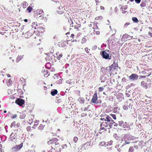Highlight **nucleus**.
I'll use <instances>...</instances> for the list:
<instances>
[{
	"mask_svg": "<svg viewBox=\"0 0 152 152\" xmlns=\"http://www.w3.org/2000/svg\"><path fill=\"white\" fill-rule=\"evenodd\" d=\"M91 102L94 104H101L102 101L100 97H97V93L95 92L94 94Z\"/></svg>",
	"mask_w": 152,
	"mask_h": 152,
	"instance_id": "nucleus-1",
	"label": "nucleus"
},
{
	"mask_svg": "<svg viewBox=\"0 0 152 152\" xmlns=\"http://www.w3.org/2000/svg\"><path fill=\"white\" fill-rule=\"evenodd\" d=\"M100 54L104 58L106 59L110 60L111 58V55L110 56L109 54L105 51H101L100 52Z\"/></svg>",
	"mask_w": 152,
	"mask_h": 152,
	"instance_id": "nucleus-2",
	"label": "nucleus"
},
{
	"mask_svg": "<svg viewBox=\"0 0 152 152\" xmlns=\"http://www.w3.org/2000/svg\"><path fill=\"white\" fill-rule=\"evenodd\" d=\"M52 148L55 150V152H61V146L59 145L58 142L56 143V144L53 145Z\"/></svg>",
	"mask_w": 152,
	"mask_h": 152,
	"instance_id": "nucleus-3",
	"label": "nucleus"
},
{
	"mask_svg": "<svg viewBox=\"0 0 152 152\" xmlns=\"http://www.w3.org/2000/svg\"><path fill=\"white\" fill-rule=\"evenodd\" d=\"M118 67V64H117V62L116 63L115 61H114V63L111 66H110L109 68L110 71L109 72L111 73L112 71H113V70L116 69Z\"/></svg>",
	"mask_w": 152,
	"mask_h": 152,
	"instance_id": "nucleus-4",
	"label": "nucleus"
},
{
	"mask_svg": "<svg viewBox=\"0 0 152 152\" xmlns=\"http://www.w3.org/2000/svg\"><path fill=\"white\" fill-rule=\"evenodd\" d=\"M23 146V143H21L19 145H16L12 148V151L13 152H17L20 150L22 147Z\"/></svg>",
	"mask_w": 152,
	"mask_h": 152,
	"instance_id": "nucleus-5",
	"label": "nucleus"
},
{
	"mask_svg": "<svg viewBox=\"0 0 152 152\" xmlns=\"http://www.w3.org/2000/svg\"><path fill=\"white\" fill-rule=\"evenodd\" d=\"M138 75L136 74H132L129 77V79L131 81H136L138 79Z\"/></svg>",
	"mask_w": 152,
	"mask_h": 152,
	"instance_id": "nucleus-6",
	"label": "nucleus"
},
{
	"mask_svg": "<svg viewBox=\"0 0 152 152\" xmlns=\"http://www.w3.org/2000/svg\"><path fill=\"white\" fill-rule=\"evenodd\" d=\"M65 10L64 7L61 6L58 7L57 8V12L59 14H61L65 12Z\"/></svg>",
	"mask_w": 152,
	"mask_h": 152,
	"instance_id": "nucleus-7",
	"label": "nucleus"
},
{
	"mask_svg": "<svg viewBox=\"0 0 152 152\" xmlns=\"http://www.w3.org/2000/svg\"><path fill=\"white\" fill-rule=\"evenodd\" d=\"M58 140L57 138H53L51 140H50L47 142V143L48 145L53 144L54 145L56 144V143L58 142Z\"/></svg>",
	"mask_w": 152,
	"mask_h": 152,
	"instance_id": "nucleus-8",
	"label": "nucleus"
},
{
	"mask_svg": "<svg viewBox=\"0 0 152 152\" xmlns=\"http://www.w3.org/2000/svg\"><path fill=\"white\" fill-rule=\"evenodd\" d=\"M17 137V134L12 133L10 135V139L12 141L15 142L16 140Z\"/></svg>",
	"mask_w": 152,
	"mask_h": 152,
	"instance_id": "nucleus-9",
	"label": "nucleus"
},
{
	"mask_svg": "<svg viewBox=\"0 0 152 152\" xmlns=\"http://www.w3.org/2000/svg\"><path fill=\"white\" fill-rule=\"evenodd\" d=\"M108 126V124L106 122H102L100 124V128L99 131H101L102 130H104V131H106L105 127H107Z\"/></svg>",
	"mask_w": 152,
	"mask_h": 152,
	"instance_id": "nucleus-10",
	"label": "nucleus"
},
{
	"mask_svg": "<svg viewBox=\"0 0 152 152\" xmlns=\"http://www.w3.org/2000/svg\"><path fill=\"white\" fill-rule=\"evenodd\" d=\"M17 104H24L25 102L23 99L21 98H18L15 101Z\"/></svg>",
	"mask_w": 152,
	"mask_h": 152,
	"instance_id": "nucleus-11",
	"label": "nucleus"
},
{
	"mask_svg": "<svg viewBox=\"0 0 152 152\" xmlns=\"http://www.w3.org/2000/svg\"><path fill=\"white\" fill-rule=\"evenodd\" d=\"M31 31V30H29L27 32H26L24 35L25 37L26 38H28L31 37L34 33L33 31L32 32Z\"/></svg>",
	"mask_w": 152,
	"mask_h": 152,
	"instance_id": "nucleus-12",
	"label": "nucleus"
},
{
	"mask_svg": "<svg viewBox=\"0 0 152 152\" xmlns=\"http://www.w3.org/2000/svg\"><path fill=\"white\" fill-rule=\"evenodd\" d=\"M140 86L145 89H147L148 87H149L148 86V83L144 81H142L141 82Z\"/></svg>",
	"mask_w": 152,
	"mask_h": 152,
	"instance_id": "nucleus-13",
	"label": "nucleus"
},
{
	"mask_svg": "<svg viewBox=\"0 0 152 152\" xmlns=\"http://www.w3.org/2000/svg\"><path fill=\"white\" fill-rule=\"evenodd\" d=\"M36 12L37 15H40L42 14L41 15L39 16V18L41 19H42V15L43 14V11L42 10H37Z\"/></svg>",
	"mask_w": 152,
	"mask_h": 152,
	"instance_id": "nucleus-14",
	"label": "nucleus"
},
{
	"mask_svg": "<svg viewBox=\"0 0 152 152\" xmlns=\"http://www.w3.org/2000/svg\"><path fill=\"white\" fill-rule=\"evenodd\" d=\"M149 70L151 71L150 69H149L148 70L147 69H144V70L141 72L140 74L145 75H148L151 73L150 72H149Z\"/></svg>",
	"mask_w": 152,
	"mask_h": 152,
	"instance_id": "nucleus-15",
	"label": "nucleus"
},
{
	"mask_svg": "<svg viewBox=\"0 0 152 152\" xmlns=\"http://www.w3.org/2000/svg\"><path fill=\"white\" fill-rule=\"evenodd\" d=\"M108 77V76H107V75H101V76L100 77V79L101 80V82H104L107 79V77Z\"/></svg>",
	"mask_w": 152,
	"mask_h": 152,
	"instance_id": "nucleus-16",
	"label": "nucleus"
},
{
	"mask_svg": "<svg viewBox=\"0 0 152 152\" xmlns=\"http://www.w3.org/2000/svg\"><path fill=\"white\" fill-rule=\"evenodd\" d=\"M42 72L44 74V76L46 77H48L50 74V72L47 70L46 71L45 70L42 71Z\"/></svg>",
	"mask_w": 152,
	"mask_h": 152,
	"instance_id": "nucleus-17",
	"label": "nucleus"
},
{
	"mask_svg": "<svg viewBox=\"0 0 152 152\" xmlns=\"http://www.w3.org/2000/svg\"><path fill=\"white\" fill-rule=\"evenodd\" d=\"M58 91L56 89H53L51 91V94L52 95L54 96L57 94Z\"/></svg>",
	"mask_w": 152,
	"mask_h": 152,
	"instance_id": "nucleus-18",
	"label": "nucleus"
},
{
	"mask_svg": "<svg viewBox=\"0 0 152 152\" xmlns=\"http://www.w3.org/2000/svg\"><path fill=\"white\" fill-rule=\"evenodd\" d=\"M128 135L127 134H125L124 137H123V138L122 140L123 141H124L125 144H129L130 143L129 142H127L125 140V138H126L128 137Z\"/></svg>",
	"mask_w": 152,
	"mask_h": 152,
	"instance_id": "nucleus-19",
	"label": "nucleus"
},
{
	"mask_svg": "<svg viewBox=\"0 0 152 152\" xmlns=\"http://www.w3.org/2000/svg\"><path fill=\"white\" fill-rule=\"evenodd\" d=\"M11 125L12 126L14 125V126L15 127L17 128L19 127L20 126V124L19 123H18L16 124H15V121H14L11 124Z\"/></svg>",
	"mask_w": 152,
	"mask_h": 152,
	"instance_id": "nucleus-20",
	"label": "nucleus"
},
{
	"mask_svg": "<svg viewBox=\"0 0 152 152\" xmlns=\"http://www.w3.org/2000/svg\"><path fill=\"white\" fill-rule=\"evenodd\" d=\"M146 82H149V83H148V86L150 88L151 87V86H152V82L151 81V80L148 77L147 79Z\"/></svg>",
	"mask_w": 152,
	"mask_h": 152,
	"instance_id": "nucleus-21",
	"label": "nucleus"
},
{
	"mask_svg": "<svg viewBox=\"0 0 152 152\" xmlns=\"http://www.w3.org/2000/svg\"><path fill=\"white\" fill-rule=\"evenodd\" d=\"M45 126V125H44L43 124H41L38 127V130H42L43 129Z\"/></svg>",
	"mask_w": 152,
	"mask_h": 152,
	"instance_id": "nucleus-22",
	"label": "nucleus"
},
{
	"mask_svg": "<svg viewBox=\"0 0 152 152\" xmlns=\"http://www.w3.org/2000/svg\"><path fill=\"white\" fill-rule=\"evenodd\" d=\"M123 108L125 110H127L128 109L130 108V105H124L123 106Z\"/></svg>",
	"mask_w": 152,
	"mask_h": 152,
	"instance_id": "nucleus-23",
	"label": "nucleus"
},
{
	"mask_svg": "<svg viewBox=\"0 0 152 152\" xmlns=\"http://www.w3.org/2000/svg\"><path fill=\"white\" fill-rule=\"evenodd\" d=\"M78 101H79L80 103L81 104H83L84 102V99L83 98H79L78 99Z\"/></svg>",
	"mask_w": 152,
	"mask_h": 152,
	"instance_id": "nucleus-24",
	"label": "nucleus"
},
{
	"mask_svg": "<svg viewBox=\"0 0 152 152\" xmlns=\"http://www.w3.org/2000/svg\"><path fill=\"white\" fill-rule=\"evenodd\" d=\"M23 58V56H18L16 58V61L17 63L21 60Z\"/></svg>",
	"mask_w": 152,
	"mask_h": 152,
	"instance_id": "nucleus-25",
	"label": "nucleus"
},
{
	"mask_svg": "<svg viewBox=\"0 0 152 152\" xmlns=\"http://www.w3.org/2000/svg\"><path fill=\"white\" fill-rule=\"evenodd\" d=\"M32 28H34V29H36L37 28L36 26H37V22H34L32 23Z\"/></svg>",
	"mask_w": 152,
	"mask_h": 152,
	"instance_id": "nucleus-26",
	"label": "nucleus"
},
{
	"mask_svg": "<svg viewBox=\"0 0 152 152\" xmlns=\"http://www.w3.org/2000/svg\"><path fill=\"white\" fill-rule=\"evenodd\" d=\"M77 25H76L74 26V28L78 30L79 29V28L81 26V25L80 24H77L76 23Z\"/></svg>",
	"mask_w": 152,
	"mask_h": 152,
	"instance_id": "nucleus-27",
	"label": "nucleus"
},
{
	"mask_svg": "<svg viewBox=\"0 0 152 152\" xmlns=\"http://www.w3.org/2000/svg\"><path fill=\"white\" fill-rule=\"evenodd\" d=\"M51 66V64L49 63H47L46 64L45 66L47 69H49L50 68Z\"/></svg>",
	"mask_w": 152,
	"mask_h": 152,
	"instance_id": "nucleus-28",
	"label": "nucleus"
},
{
	"mask_svg": "<svg viewBox=\"0 0 152 152\" xmlns=\"http://www.w3.org/2000/svg\"><path fill=\"white\" fill-rule=\"evenodd\" d=\"M111 119V118L109 115H107L106 117V118L104 119V121L105 122L106 121L107 122L110 121Z\"/></svg>",
	"mask_w": 152,
	"mask_h": 152,
	"instance_id": "nucleus-29",
	"label": "nucleus"
},
{
	"mask_svg": "<svg viewBox=\"0 0 152 152\" xmlns=\"http://www.w3.org/2000/svg\"><path fill=\"white\" fill-rule=\"evenodd\" d=\"M28 5V3L26 1H24L23 3V7L24 8H26Z\"/></svg>",
	"mask_w": 152,
	"mask_h": 152,
	"instance_id": "nucleus-30",
	"label": "nucleus"
},
{
	"mask_svg": "<svg viewBox=\"0 0 152 152\" xmlns=\"http://www.w3.org/2000/svg\"><path fill=\"white\" fill-rule=\"evenodd\" d=\"M130 36L126 34H124L122 36V38L126 39L129 38V37H130Z\"/></svg>",
	"mask_w": 152,
	"mask_h": 152,
	"instance_id": "nucleus-31",
	"label": "nucleus"
},
{
	"mask_svg": "<svg viewBox=\"0 0 152 152\" xmlns=\"http://www.w3.org/2000/svg\"><path fill=\"white\" fill-rule=\"evenodd\" d=\"M12 84V81H11V79H10L7 82V85L8 86H11Z\"/></svg>",
	"mask_w": 152,
	"mask_h": 152,
	"instance_id": "nucleus-32",
	"label": "nucleus"
},
{
	"mask_svg": "<svg viewBox=\"0 0 152 152\" xmlns=\"http://www.w3.org/2000/svg\"><path fill=\"white\" fill-rule=\"evenodd\" d=\"M67 146L66 144L62 145L61 146V151H62V150L66 149L67 148Z\"/></svg>",
	"mask_w": 152,
	"mask_h": 152,
	"instance_id": "nucleus-33",
	"label": "nucleus"
},
{
	"mask_svg": "<svg viewBox=\"0 0 152 152\" xmlns=\"http://www.w3.org/2000/svg\"><path fill=\"white\" fill-rule=\"evenodd\" d=\"M138 79L139 80H140V79H141L142 78H146L147 77V75H144V76H142V75H139V76H138Z\"/></svg>",
	"mask_w": 152,
	"mask_h": 152,
	"instance_id": "nucleus-34",
	"label": "nucleus"
},
{
	"mask_svg": "<svg viewBox=\"0 0 152 152\" xmlns=\"http://www.w3.org/2000/svg\"><path fill=\"white\" fill-rule=\"evenodd\" d=\"M62 55L61 53H60L59 55L58 56H54V57H56L57 59L59 60L62 57Z\"/></svg>",
	"mask_w": 152,
	"mask_h": 152,
	"instance_id": "nucleus-35",
	"label": "nucleus"
},
{
	"mask_svg": "<svg viewBox=\"0 0 152 152\" xmlns=\"http://www.w3.org/2000/svg\"><path fill=\"white\" fill-rule=\"evenodd\" d=\"M132 20L135 23H138V20L137 18L135 17H134L132 18Z\"/></svg>",
	"mask_w": 152,
	"mask_h": 152,
	"instance_id": "nucleus-36",
	"label": "nucleus"
},
{
	"mask_svg": "<svg viewBox=\"0 0 152 152\" xmlns=\"http://www.w3.org/2000/svg\"><path fill=\"white\" fill-rule=\"evenodd\" d=\"M147 75V77H148L152 82V74L150 73L148 75Z\"/></svg>",
	"mask_w": 152,
	"mask_h": 152,
	"instance_id": "nucleus-37",
	"label": "nucleus"
},
{
	"mask_svg": "<svg viewBox=\"0 0 152 152\" xmlns=\"http://www.w3.org/2000/svg\"><path fill=\"white\" fill-rule=\"evenodd\" d=\"M146 1H144L143 2H142L140 4V6L141 7H145L146 6Z\"/></svg>",
	"mask_w": 152,
	"mask_h": 152,
	"instance_id": "nucleus-38",
	"label": "nucleus"
},
{
	"mask_svg": "<svg viewBox=\"0 0 152 152\" xmlns=\"http://www.w3.org/2000/svg\"><path fill=\"white\" fill-rule=\"evenodd\" d=\"M63 80V79L62 78L60 79L59 80H57L56 83L58 84H60L62 83Z\"/></svg>",
	"mask_w": 152,
	"mask_h": 152,
	"instance_id": "nucleus-39",
	"label": "nucleus"
},
{
	"mask_svg": "<svg viewBox=\"0 0 152 152\" xmlns=\"http://www.w3.org/2000/svg\"><path fill=\"white\" fill-rule=\"evenodd\" d=\"M89 105H88L87 107H82L81 108V109H82V110H84V111H86V110H88L89 109L88 107H89Z\"/></svg>",
	"mask_w": 152,
	"mask_h": 152,
	"instance_id": "nucleus-40",
	"label": "nucleus"
},
{
	"mask_svg": "<svg viewBox=\"0 0 152 152\" xmlns=\"http://www.w3.org/2000/svg\"><path fill=\"white\" fill-rule=\"evenodd\" d=\"M115 113L113 112V113L110 114V115L115 120L116 119V115L114 114Z\"/></svg>",
	"mask_w": 152,
	"mask_h": 152,
	"instance_id": "nucleus-41",
	"label": "nucleus"
},
{
	"mask_svg": "<svg viewBox=\"0 0 152 152\" xmlns=\"http://www.w3.org/2000/svg\"><path fill=\"white\" fill-rule=\"evenodd\" d=\"M86 39L84 37H83L82 39L81 43L83 44L86 42Z\"/></svg>",
	"mask_w": 152,
	"mask_h": 152,
	"instance_id": "nucleus-42",
	"label": "nucleus"
},
{
	"mask_svg": "<svg viewBox=\"0 0 152 152\" xmlns=\"http://www.w3.org/2000/svg\"><path fill=\"white\" fill-rule=\"evenodd\" d=\"M33 8L30 6H29L27 9V10L28 11V12H30L32 10Z\"/></svg>",
	"mask_w": 152,
	"mask_h": 152,
	"instance_id": "nucleus-43",
	"label": "nucleus"
},
{
	"mask_svg": "<svg viewBox=\"0 0 152 152\" xmlns=\"http://www.w3.org/2000/svg\"><path fill=\"white\" fill-rule=\"evenodd\" d=\"M106 143L104 142H102L99 143V146H102L105 145Z\"/></svg>",
	"mask_w": 152,
	"mask_h": 152,
	"instance_id": "nucleus-44",
	"label": "nucleus"
},
{
	"mask_svg": "<svg viewBox=\"0 0 152 152\" xmlns=\"http://www.w3.org/2000/svg\"><path fill=\"white\" fill-rule=\"evenodd\" d=\"M26 129L28 132H31V128L30 126H28L26 128Z\"/></svg>",
	"mask_w": 152,
	"mask_h": 152,
	"instance_id": "nucleus-45",
	"label": "nucleus"
},
{
	"mask_svg": "<svg viewBox=\"0 0 152 152\" xmlns=\"http://www.w3.org/2000/svg\"><path fill=\"white\" fill-rule=\"evenodd\" d=\"M119 126L123 127L124 128H125L124 126V123L122 121H121L119 122Z\"/></svg>",
	"mask_w": 152,
	"mask_h": 152,
	"instance_id": "nucleus-46",
	"label": "nucleus"
},
{
	"mask_svg": "<svg viewBox=\"0 0 152 152\" xmlns=\"http://www.w3.org/2000/svg\"><path fill=\"white\" fill-rule=\"evenodd\" d=\"M94 34H96L97 35L99 34L100 32L99 31H97V29H94Z\"/></svg>",
	"mask_w": 152,
	"mask_h": 152,
	"instance_id": "nucleus-47",
	"label": "nucleus"
},
{
	"mask_svg": "<svg viewBox=\"0 0 152 152\" xmlns=\"http://www.w3.org/2000/svg\"><path fill=\"white\" fill-rule=\"evenodd\" d=\"M78 140V138L77 137H74L73 141L75 143L77 142Z\"/></svg>",
	"mask_w": 152,
	"mask_h": 152,
	"instance_id": "nucleus-48",
	"label": "nucleus"
},
{
	"mask_svg": "<svg viewBox=\"0 0 152 152\" xmlns=\"http://www.w3.org/2000/svg\"><path fill=\"white\" fill-rule=\"evenodd\" d=\"M102 18H103V17L102 16H99V17H96V18L95 20H98L99 19L101 20V19H102Z\"/></svg>",
	"mask_w": 152,
	"mask_h": 152,
	"instance_id": "nucleus-49",
	"label": "nucleus"
},
{
	"mask_svg": "<svg viewBox=\"0 0 152 152\" xmlns=\"http://www.w3.org/2000/svg\"><path fill=\"white\" fill-rule=\"evenodd\" d=\"M134 148L132 147H130L129 149V152H133Z\"/></svg>",
	"mask_w": 152,
	"mask_h": 152,
	"instance_id": "nucleus-50",
	"label": "nucleus"
},
{
	"mask_svg": "<svg viewBox=\"0 0 152 152\" xmlns=\"http://www.w3.org/2000/svg\"><path fill=\"white\" fill-rule=\"evenodd\" d=\"M85 51L87 53H89V51H90V49L88 48H86L85 49Z\"/></svg>",
	"mask_w": 152,
	"mask_h": 152,
	"instance_id": "nucleus-51",
	"label": "nucleus"
},
{
	"mask_svg": "<svg viewBox=\"0 0 152 152\" xmlns=\"http://www.w3.org/2000/svg\"><path fill=\"white\" fill-rule=\"evenodd\" d=\"M17 117V115L16 114H13L11 116V118L12 119L16 118Z\"/></svg>",
	"mask_w": 152,
	"mask_h": 152,
	"instance_id": "nucleus-52",
	"label": "nucleus"
},
{
	"mask_svg": "<svg viewBox=\"0 0 152 152\" xmlns=\"http://www.w3.org/2000/svg\"><path fill=\"white\" fill-rule=\"evenodd\" d=\"M121 81L122 82H126V80L125 77H123Z\"/></svg>",
	"mask_w": 152,
	"mask_h": 152,
	"instance_id": "nucleus-53",
	"label": "nucleus"
},
{
	"mask_svg": "<svg viewBox=\"0 0 152 152\" xmlns=\"http://www.w3.org/2000/svg\"><path fill=\"white\" fill-rule=\"evenodd\" d=\"M52 56H50L49 55L48 56V58H46V59L47 60V59H48L49 60H52Z\"/></svg>",
	"mask_w": 152,
	"mask_h": 152,
	"instance_id": "nucleus-54",
	"label": "nucleus"
},
{
	"mask_svg": "<svg viewBox=\"0 0 152 152\" xmlns=\"http://www.w3.org/2000/svg\"><path fill=\"white\" fill-rule=\"evenodd\" d=\"M66 83L70 85L72 84V82L71 81V80H67L66 81Z\"/></svg>",
	"mask_w": 152,
	"mask_h": 152,
	"instance_id": "nucleus-55",
	"label": "nucleus"
},
{
	"mask_svg": "<svg viewBox=\"0 0 152 152\" xmlns=\"http://www.w3.org/2000/svg\"><path fill=\"white\" fill-rule=\"evenodd\" d=\"M104 89L103 87H100L99 88V91H102Z\"/></svg>",
	"mask_w": 152,
	"mask_h": 152,
	"instance_id": "nucleus-56",
	"label": "nucleus"
},
{
	"mask_svg": "<svg viewBox=\"0 0 152 152\" xmlns=\"http://www.w3.org/2000/svg\"><path fill=\"white\" fill-rule=\"evenodd\" d=\"M70 20H71V23H70V26L73 27V26H73V25L72 26V25L73 23V20H72L71 19H70Z\"/></svg>",
	"mask_w": 152,
	"mask_h": 152,
	"instance_id": "nucleus-57",
	"label": "nucleus"
},
{
	"mask_svg": "<svg viewBox=\"0 0 152 152\" xmlns=\"http://www.w3.org/2000/svg\"><path fill=\"white\" fill-rule=\"evenodd\" d=\"M97 47L96 45H94L92 47V49L93 50H95L97 48Z\"/></svg>",
	"mask_w": 152,
	"mask_h": 152,
	"instance_id": "nucleus-58",
	"label": "nucleus"
},
{
	"mask_svg": "<svg viewBox=\"0 0 152 152\" xmlns=\"http://www.w3.org/2000/svg\"><path fill=\"white\" fill-rule=\"evenodd\" d=\"M61 101V99H58L56 101V102L58 103H60Z\"/></svg>",
	"mask_w": 152,
	"mask_h": 152,
	"instance_id": "nucleus-59",
	"label": "nucleus"
},
{
	"mask_svg": "<svg viewBox=\"0 0 152 152\" xmlns=\"http://www.w3.org/2000/svg\"><path fill=\"white\" fill-rule=\"evenodd\" d=\"M129 24V23H126L124 26V27L126 28Z\"/></svg>",
	"mask_w": 152,
	"mask_h": 152,
	"instance_id": "nucleus-60",
	"label": "nucleus"
},
{
	"mask_svg": "<svg viewBox=\"0 0 152 152\" xmlns=\"http://www.w3.org/2000/svg\"><path fill=\"white\" fill-rule=\"evenodd\" d=\"M135 1L138 4L140 2L141 0H135Z\"/></svg>",
	"mask_w": 152,
	"mask_h": 152,
	"instance_id": "nucleus-61",
	"label": "nucleus"
},
{
	"mask_svg": "<svg viewBox=\"0 0 152 152\" xmlns=\"http://www.w3.org/2000/svg\"><path fill=\"white\" fill-rule=\"evenodd\" d=\"M106 44H105L104 43H103L102 44V45L101 47L102 48L103 47H106Z\"/></svg>",
	"mask_w": 152,
	"mask_h": 152,
	"instance_id": "nucleus-62",
	"label": "nucleus"
},
{
	"mask_svg": "<svg viewBox=\"0 0 152 152\" xmlns=\"http://www.w3.org/2000/svg\"><path fill=\"white\" fill-rule=\"evenodd\" d=\"M38 125V123H37V122H35L34 126H35V127H36V126H37Z\"/></svg>",
	"mask_w": 152,
	"mask_h": 152,
	"instance_id": "nucleus-63",
	"label": "nucleus"
},
{
	"mask_svg": "<svg viewBox=\"0 0 152 152\" xmlns=\"http://www.w3.org/2000/svg\"><path fill=\"white\" fill-rule=\"evenodd\" d=\"M148 35L151 37H152V33L150 32H149L148 33Z\"/></svg>",
	"mask_w": 152,
	"mask_h": 152,
	"instance_id": "nucleus-64",
	"label": "nucleus"
}]
</instances>
